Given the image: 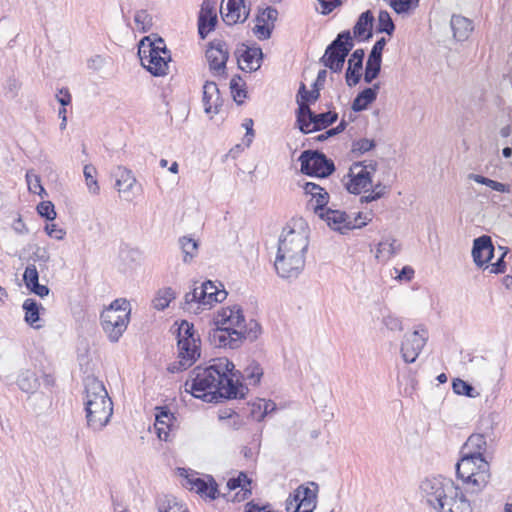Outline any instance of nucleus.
<instances>
[{
    "label": "nucleus",
    "mask_w": 512,
    "mask_h": 512,
    "mask_svg": "<svg viewBox=\"0 0 512 512\" xmlns=\"http://www.w3.org/2000/svg\"><path fill=\"white\" fill-rule=\"evenodd\" d=\"M374 17L370 10H367L363 12L353 29L354 36L357 38H361L366 32L367 35L364 37V39H369L372 36V25H373Z\"/></svg>",
    "instance_id": "obj_36"
},
{
    "label": "nucleus",
    "mask_w": 512,
    "mask_h": 512,
    "mask_svg": "<svg viewBox=\"0 0 512 512\" xmlns=\"http://www.w3.org/2000/svg\"><path fill=\"white\" fill-rule=\"evenodd\" d=\"M257 407L259 408V417L257 418V421L263 420L266 415L272 413L276 409L274 402L263 399L257 402Z\"/></svg>",
    "instance_id": "obj_59"
},
{
    "label": "nucleus",
    "mask_w": 512,
    "mask_h": 512,
    "mask_svg": "<svg viewBox=\"0 0 512 512\" xmlns=\"http://www.w3.org/2000/svg\"><path fill=\"white\" fill-rule=\"evenodd\" d=\"M401 249V245L396 239L388 238L381 241L376 249V258L381 261H387L396 255Z\"/></svg>",
    "instance_id": "obj_37"
},
{
    "label": "nucleus",
    "mask_w": 512,
    "mask_h": 512,
    "mask_svg": "<svg viewBox=\"0 0 512 512\" xmlns=\"http://www.w3.org/2000/svg\"><path fill=\"white\" fill-rule=\"evenodd\" d=\"M31 259L34 262H40L46 264L50 261V254L48 250L44 247H36L34 252L31 255Z\"/></svg>",
    "instance_id": "obj_62"
},
{
    "label": "nucleus",
    "mask_w": 512,
    "mask_h": 512,
    "mask_svg": "<svg viewBox=\"0 0 512 512\" xmlns=\"http://www.w3.org/2000/svg\"><path fill=\"white\" fill-rule=\"evenodd\" d=\"M134 21L137 29L147 32L152 27V16L146 10H139L135 13Z\"/></svg>",
    "instance_id": "obj_51"
},
{
    "label": "nucleus",
    "mask_w": 512,
    "mask_h": 512,
    "mask_svg": "<svg viewBox=\"0 0 512 512\" xmlns=\"http://www.w3.org/2000/svg\"><path fill=\"white\" fill-rule=\"evenodd\" d=\"M236 55L238 66L243 71L254 72L261 67L263 53L260 47L243 45L241 49L236 51Z\"/></svg>",
    "instance_id": "obj_19"
},
{
    "label": "nucleus",
    "mask_w": 512,
    "mask_h": 512,
    "mask_svg": "<svg viewBox=\"0 0 512 512\" xmlns=\"http://www.w3.org/2000/svg\"><path fill=\"white\" fill-rule=\"evenodd\" d=\"M468 178L470 180L475 181L478 184L485 185L494 191H497L500 193H509L510 192V186L508 184L492 180V179L484 177L482 175L471 173L468 175Z\"/></svg>",
    "instance_id": "obj_42"
},
{
    "label": "nucleus",
    "mask_w": 512,
    "mask_h": 512,
    "mask_svg": "<svg viewBox=\"0 0 512 512\" xmlns=\"http://www.w3.org/2000/svg\"><path fill=\"white\" fill-rule=\"evenodd\" d=\"M156 411L155 429L159 439L166 441L169 435V428L175 417L167 407H156Z\"/></svg>",
    "instance_id": "obj_28"
},
{
    "label": "nucleus",
    "mask_w": 512,
    "mask_h": 512,
    "mask_svg": "<svg viewBox=\"0 0 512 512\" xmlns=\"http://www.w3.org/2000/svg\"><path fill=\"white\" fill-rule=\"evenodd\" d=\"M319 97H320V89L319 88L313 87L312 91H308L306 89V86L304 83L300 84L298 94H297V102L304 101V103L308 104L309 102L317 101L319 99Z\"/></svg>",
    "instance_id": "obj_52"
},
{
    "label": "nucleus",
    "mask_w": 512,
    "mask_h": 512,
    "mask_svg": "<svg viewBox=\"0 0 512 512\" xmlns=\"http://www.w3.org/2000/svg\"><path fill=\"white\" fill-rule=\"evenodd\" d=\"M306 194L311 195V204L314 212L319 215L320 212L326 210V205L329 202V194L324 188L313 182H306L303 186Z\"/></svg>",
    "instance_id": "obj_27"
},
{
    "label": "nucleus",
    "mask_w": 512,
    "mask_h": 512,
    "mask_svg": "<svg viewBox=\"0 0 512 512\" xmlns=\"http://www.w3.org/2000/svg\"><path fill=\"white\" fill-rule=\"evenodd\" d=\"M386 45L385 38H381L372 47L370 54L368 56L365 73H364V81L368 84L372 83L374 79H376L381 70V62H382V51Z\"/></svg>",
    "instance_id": "obj_20"
},
{
    "label": "nucleus",
    "mask_w": 512,
    "mask_h": 512,
    "mask_svg": "<svg viewBox=\"0 0 512 512\" xmlns=\"http://www.w3.org/2000/svg\"><path fill=\"white\" fill-rule=\"evenodd\" d=\"M419 0H397L394 2L393 10L397 14H403L408 12L412 7H416L418 5Z\"/></svg>",
    "instance_id": "obj_58"
},
{
    "label": "nucleus",
    "mask_w": 512,
    "mask_h": 512,
    "mask_svg": "<svg viewBox=\"0 0 512 512\" xmlns=\"http://www.w3.org/2000/svg\"><path fill=\"white\" fill-rule=\"evenodd\" d=\"M23 280L27 288L39 282V273L34 264H29L23 274Z\"/></svg>",
    "instance_id": "obj_54"
},
{
    "label": "nucleus",
    "mask_w": 512,
    "mask_h": 512,
    "mask_svg": "<svg viewBox=\"0 0 512 512\" xmlns=\"http://www.w3.org/2000/svg\"><path fill=\"white\" fill-rule=\"evenodd\" d=\"M200 339L178 340V358L179 360L169 365L168 370L176 373L192 366L200 357Z\"/></svg>",
    "instance_id": "obj_12"
},
{
    "label": "nucleus",
    "mask_w": 512,
    "mask_h": 512,
    "mask_svg": "<svg viewBox=\"0 0 512 512\" xmlns=\"http://www.w3.org/2000/svg\"><path fill=\"white\" fill-rule=\"evenodd\" d=\"M377 30L380 33L385 32L388 35H392L395 30V25L390 17V14L385 10H381L379 12Z\"/></svg>",
    "instance_id": "obj_49"
},
{
    "label": "nucleus",
    "mask_w": 512,
    "mask_h": 512,
    "mask_svg": "<svg viewBox=\"0 0 512 512\" xmlns=\"http://www.w3.org/2000/svg\"><path fill=\"white\" fill-rule=\"evenodd\" d=\"M83 174H84L86 185L88 187L89 192L97 195L100 191V187L96 180V174H97L96 168L91 164H87L84 166Z\"/></svg>",
    "instance_id": "obj_47"
},
{
    "label": "nucleus",
    "mask_w": 512,
    "mask_h": 512,
    "mask_svg": "<svg viewBox=\"0 0 512 512\" xmlns=\"http://www.w3.org/2000/svg\"><path fill=\"white\" fill-rule=\"evenodd\" d=\"M379 88L380 84L376 83L372 87L365 88L361 91L352 102V110L360 112L367 109V107L376 100Z\"/></svg>",
    "instance_id": "obj_31"
},
{
    "label": "nucleus",
    "mask_w": 512,
    "mask_h": 512,
    "mask_svg": "<svg viewBox=\"0 0 512 512\" xmlns=\"http://www.w3.org/2000/svg\"><path fill=\"white\" fill-rule=\"evenodd\" d=\"M26 182L30 192L43 196L46 194L45 189L41 185L40 176L35 174L32 170L26 173Z\"/></svg>",
    "instance_id": "obj_50"
},
{
    "label": "nucleus",
    "mask_w": 512,
    "mask_h": 512,
    "mask_svg": "<svg viewBox=\"0 0 512 512\" xmlns=\"http://www.w3.org/2000/svg\"><path fill=\"white\" fill-rule=\"evenodd\" d=\"M420 491L427 504L438 512H472L460 488L448 478H426L420 484Z\"/></svg>",
    "instance_id": "obj_3"
},
{
    "label": "nucleus",
    "mask_w": 512,
    "mask_h": 512,
    "mask_svg": "<svg viewBox=\"0 0 512 512\" xmlns=\"http://www.w3.org/2000/svg\"><path fill=\"white\" fill-rule=\"evenodd\" d=\"M374 147H375V142L373 140L363 138V139H360V140L354 142L353 151L354 152L357 151L362 154V153L372 150Z\"/></svg>",
    "instance_id": "obj_60"
},
{
    "label": "nucleus",
    "mask_w": 512,
    "mask_h": 512,
    "mask_svg": "<svg viewBox=\"0 0 512 512\" xmlns=\"http://www.w3.org/2000/svg\"><path fill=\"white\" fill-rule=\"evenodd\" d=\"M364 56L363 49H356L348 60L345 78L349 87L357 85L361 79Z\"/></svg>",
    "instance_id": "obj_26"
},
{
    "label": "nucleus",
    "mask_w": 512,
    "mask_h": 512,
    "mask_svg": "<svg viewBox=\"0 0 512 512\" xmlns=\"http://www.w3.org/2000/svg\"><path fill=\"white\" fill-rule=\"evenodd\" d=\"M343 182L349 193L360 194L362 191H367L366 189L371 185L372 179L361 168L360 163H354L350 167L348 175L344 177Z\"/></svg>",
    "instance_id": "obj_16"
},
{
    "label": "nucleus",
    "mask_w": 512,
    "mask_h": 512,
    "mask_svg": "<svg viewBox=\"0 0 512 512\" xmlns=\"http://www.w3.org/2000/svg\"><path fill=\"white\" fill-rule=\"evenodd\" d=\"M178 340H186L189 342L192 340H196V339H200L199 336L196 334V332L194 331V326L193 324L187 322V321H182V323L180 324L179 328H178Z\"/></svg>",
    "instance_id": "obj_53"
},
{
    "label": "nucleus",
    "mask_w": 512,
    "mask_h": 512,
    "mask_svg": "<svg viewBox=\"0 0 512 512\" xmlns=\"http://www.w3.org/2000/svg\"><path fill=\"white\" fill-rule=\"evenodd\" d=\"M84 405L88 426L102 430L113 415V403L103 383L94 376L84 379Z\"/></svg>",
    "instance_id": "obj_4"
},
{
    "label": "nucleus",
    "mask_w": 512,
    "mask_h": 512,
    "mask_svg": "<svg viewBox=\"0 0 512 512\" xmlns=\"http://www.w3.org/2000/svg\"><path fill=\"white\" fill-rule=\"evenodd\" d=\"M313 116H315V113L310 109L309 104L298 101L296 123L302 133L309 134L315 131L312 130V126H314Z\"/></svg>",
    "instance_id": "obj_30"
},
{
    "label": "nucleus",
    "mask_w": 512,
    "mask_h": 512,
    "mask_svg": "<svg viewBox=\"0 0 512 512\" xmlns=\"http://www.w3.org/2000/svg\"><path fill=\"white\" fill-rule=\"evenodd\" d=\"M309 227L302 219H292L283 228L274 267L284 279H296L304 270L309 247Z\"/></svg>",
    "instance_id": "obj_2"
},
{
    "label": "nucleus",
    "mask_w": 512,
    "mask_h": 512,
    "mask_svg": "<svg viewBox=\"0 0 512 512\" xmlns=\"http://www.w3.org/2000/svg\"><path fill=\"white\" fill-rule=\"evenodd\" d=\"M273 26H270L268 23L265 22H257L255 27L253 28L254 34L257 36L260 40H266L270 38L271 36V30Z\"/></svg>",
    "instance_id": "obj_57"
},
{
    "label": "nucleus",
    "mask_w": 512,
    "mask_h": 512,
    "mask_svg": "<svg viewBox=\"0 0 512 512\" xmlns=\"http://www.w3.org/2000/svg\"><path fill=\"white\" fill-rule=\"evenodd\" d=\"M352 48L353 42L350 31H343L328 45L320 61L333 72H340Z\"/></svg>",
    "instance_id": "obj_9"
},
{
    "label": "nucleus",
    "mask_w": 512,
    "mask_h": 512,
    "mask_svg": "<svg viewBox=\"0 0 512 512\" xmlns=\"http://www.w3.org/2000/svg\"><path fill=\"white\" fill-rule=\"evenodd\" d=\"M187 480L190 484L191 490H195L197 493L205 495L212 500L218 497L217 484L213 479H210L209 482H206L199 477L192 476L191 478L188 477Z\"/></svg>",
    "instance_id": "obj_32"
},
{
    "label": "nucleus",
    "mask_w": 512,
    "mask_h": 512,
    "mask_svg": "<svg viewBox=\"0 0 512 512\" xmlns=\"http://www.w3.org/2000/svg\"><path fill=\"white\" fill-rule=\"evenodd\" d=\"M244 315L239 305L221 308L214 317L215 325L230 326L239 329L244 327Z\"/></svg>",
    "instance_id": "obj_22"
},
{
    "label": "nucleus",
    "mask_w": 512,
    "mask_h": 512,
    "mask_svg": "<svg viewBox=\"0 0 512 512\" xmlns=\"http://www.w3.org/2000/svg\"><path fill=\"white\" fill-rule=\"evenodd\" d=\"M492 439L490 435L482 433L471 434L465 442L462 453L471 454L475 457H486L488 450L491 448Z\"/></svg>",
    "instance_id": "obj_21"
},
{
    "label": "nucleus",
    "mask_w": 512,
    "mask_h": 512,
    "mask_svg": "<svg viewBox=\"0 0 512 512\" xmlns=\"http://www.w3.org/2000/svg\"><path fill=\"white\" fill-rule=\"evenodd\" d=\"M202 102L207 114H217L222 104L220 91L215 82L206 81L203 86Z\"/></svg>",
    "instance_id": "obj_25"
},
{
    "label": "nucleus",
    "mask_w": 512,
    "mask_h": 512,
    "mask_svg": "<svg viewBox=\"0 0 512 512\" xmlns=\"http://www.w3.org/2000/svg\"><path fill=\"white\" fill-rule=\"evenodd\" d=\"M382 323L390 331H401L403 329L400 318L390 313L383 316Z\"/></svg>",
    "instance_id": "obj_56"
},
{
    "label": "nucleus",
    "mask_w": 512,
    "mask_h": 512,
    "mask_svg": "<svg viewBox=\"0 0 512 512\" xmlns=\"http://www.w3.org/2000/svg\"><path fill=\"white\" fill-rule=\"evenodd\" d=\"M217 23V16L212 9L205 10L202 7L198 20V32L202 39L212 31Z\"/></svg>",
    "instance_id": "obj_35"
},
{
    "label": "nucleus",
    "mask_w": 512,
    "mask_h": 512,
    "mask_svg": "<svg viewBox=\"0 0 512 512\" xmlns=\"http://www.w3.org/2000/svg\"><path fill=\"white\" fill-rule=\"evenodd\" d=\"M138 55L142 66L153 76L167 74L171 54L162 38L156 35L144 37L139 43Z\"/></svg>",
    "instance_id": "obj_5"
},
{
    "label": "nucleus",
    "mask_w": 512,
    "mask_h": 512,
    "mask_svg": "<svg viewBox=\"0 0 512 512\" xmlns=\"http://www.w3.org/2000/svg\"><path fill=\"white\" fill-rule=\"evenodd\" d=\"M17 384L19 388L26 393H33L40 386L35 372L31 370L21 372L17 378Z\"/></svg>",
    "instance_id": "obj_40"
},
{
    "label": "nucleus",
    "mask_w": 512,
    "mask_h": 512,
    "mask_svg": "<svg viewBox=\"0 0 512 512\" xmlns=\"http://www.w3.org/2000/svg\"><path fill=\"white\" fill-rule=\"evenodd\" d=\"M244 86L245 83L239 75L234 76L230 81L231 94L238 105L242 104L247 97V91Z\"/></svg>",
    "instance_id": "obj_46"
},
{
    "label": "nucleus",
    "mask_w": 512,
    "mask_h": 512,
    "mask_svg": "<svg viewBox=\"0 0 512 512\" xmlns=\"http://www.w3.org/2000/svg\"><path fill=\"white\" fill-rule=\"evenodd\" d=\"M237 331L241 333V343L246 339L252 342L261 334V326L255 320H250L248 323L244 320V327H240Z\"/></svg>",
    "instance_id": "obj_44"
},
{
    "label": "nucleus",
    "mask_w": 512,
    "mask_h": 512,
    "mask_svg": "<svg viewBox=\"0 0 512 512\" xmlns=\"http://www.w3.org/2000/svg\"><path fill=\"white\" fill-rule=\"evenodd\" d=\"M220 12L223 21L228 25L244 22L249 16L244 0H222Z\"/></svg>",
    "instance_id": "obj_17"
},
{
    "label": "nucleus",
    "mask_w": 512,
    "mask_h": 512,
    "mask_svg": "<svg viewBox=\"0 0 512 512\" xmlns=\"http://www.w3.org/2000/svg\"><path fill=\"white\" fill-rule=\"evenodd\" d=\"M450 25L453 36L457 41L467 40L474 29L472 21L461 15H453Z\"/></svg>",
    "instance_id": "obj_29"
},
{
    "label": "nucleus",
    "mask_w": 512,
    "mask_h": 512,
    "mask_svg": "<svg viewBox=\"0 0 512 512\" xmlns=\"http://www.w3.org/2000/svg\"><path fill=\"white\" fill-rule=\"evenodd\" d=\"M130 304L125 299L114 300L101 314V325L108 338L117 342L127 329L130 317Z\"/></svg>",
    "instance_id": "obj_8"
},
{
    "label": "nucleus",
    "mask_w": 512,
    "mask_h": 512,
    "mask_svg": "<svg viewBox=\"0 0 512 512\" xmlns=\"http://www.w3.org/2000/svg\"><path fill=\"white\" fill-rule=\"evenodd\" d=\"M106 62V58L102 55H94L87 61V66L91 70L99 71L105 66Z\"/></svg>",
    "instance_id": "obj_63"
},
{
    "label": "nucleus",
    "mask_w": 512,
    "mask_h": 512,
    "mask_svg": "<svg viewBox=\"0 0 512 512\" xmlns=\"http://www.w3.org/2000/svg\"><path fill=\"white\" fill-rule=\"evenodd\" d=\"M187 480L190 484L191 490H195L197 493L205 495L212 500L218 497L217 484L213 479H210L209 482H206L199 477L192 476L191 478L188 477Z\"/></svg>",
    "instance_id": "obj_33"
},
{
    "label": "nucleus",
    "mask_w": 512,
    "mask_h": 512,
    "mask_svg": "<svg viewBox=\"0 0 512 512\" xmlns=\"http://www.w3.org/2000/svg\"><path fill=\"white\" fill-rule=\"evenodd\" d=\"M178 244L183 253V262L185 264L191 263L198 255V241L189 236H182L179 238Z\"/></svg>",
    "instance_id": "obj_34"
},
{
    "label": "nucleus",
    "mask_w": 512,
    "mask_h": 512,
    "mask_svg": "<svg viewBox=\"0 0 512 512\" xmlns=\"http://www.w3.org/2000/svg\"><path fill=\"white\" fill-rule=\"evenodd\" d=\"M229 58L227 44L222 40L212 41L206 50V59L210 71L215 76L226 74V63Z\"/></svg>",
    "instance_id": "obj_13"
},
{
    "label": "nucleus",
    "mask_w": 512,
    "mask_h": 512,
    "mask_svg": "<svg viewBox=\"0 0 512 512\" xmlns=\"http://www.w3.org/2000/svg\"><path fill=\"white\" fill-rule=\"evenodd\" d=\"M301 172L316 177H327L335 170L332 160H329L323 153L314 150H306L299 157Z\"/></svg>",
    "instance_id": "obj_10"
},
{
    "label": "nucleus",
    "mask_w": 512,
    "mask_h": 512,
    "mask_svg": "<svg viewBox=\"0 0 512 512\" xmlns=\"http://www.w3.org/2000/svg\"><path fill=\"white\" fill-rule=\"evenodd\" d=\"M312 122H314V126H312V130L319 131L327 128L328 126L335 123L338 119V114L336 112L328 111L320 114H316L313 116Z\"/></svg>",
    "instance_id": "obj_45"
},
{
    "label": "nucleus",
    "mask_w": 512,
    "mask_h": 512,
    "mask_svg": "<svg viewBox=\"0 0 512 512\" xmlns=\"http://www.w3.org/2000/svg\"><path fill=\"white\" fill-rule=\"evenodd\" d=\"M494 252V246L490 236L483 235L476 238L473 242L472 256L475 264L479 267L488 263Z\"/></svg>",
    "instance_id": "obj_23"
},
{
    "label": "nucleus",
    "mask_w": 512,
    "mask_h": 512,
    "mask_svg": "<svg viewBox=\"0 0 512 512\" xmlns=\"http://www.w3.org/2000/svg\"><path fill=\"white\" fill-rule=\"evenodd\" d=\"M277 16L278 11L275 8L268 7L257 16V22L274 23L277 20Z\"/></svg>",
    "instance_id": "obj_61"
},
{
    "label": "nucleus",
    "mask_w": 512,
    "mask_h": 512,
    "mask_svg": "<svg viewBox=\"0 0 512 512\" xmlns=\"http://www.w3.org/2000/svg\"><path fill=\"white\" fill-rule=\"evenodd\" d=\"M318 484L310 482L309 486L300 485L295 490V512H313L317 505Z\"/></svg>",
    "instance_id": "obj_18"
},
{
    "label": "nucleus",
    "mask_w": 512,
    "mask_h": 512,
    "mask_svg": "<svg viewBox=\"0 0 512 512\" xmlns=\"http://www.w3.org/2000/svg\"><path fill=\"white\" fill-rule=\"evenodd\" d=\"M37 212L47 220H54L56 218V212L54 205L51 201H43L38 204Z\"/></svg>",
    "instance_id": "obj_55"
},
{
    "label": "nucleus",
    "mask_w": 512,
    "mask_h": 512,
    "mask_svg": "<svg viewBox=\"0 0 512 512\" xmlns=\"http://www.w3.org/2000/svg\"><path fill=\"white\" fill-rule=\"evenodd\" d=\"M233 370L234 364L229 359H213L209 366H198L192 370L190 379L185 383L186 391L204 401L242 398L243 393L237 386L238 379L234 380L236 374Z\"/></svg>",
    "instance_id": "obj_1"
},
{
    "label": "nucleus",
    "mask_w": 512,
    "mask_h": 512,
    "mask_svg": "<svg viewBox=\"0 0 512 512\" xmlns=\"http://www.w3.org/2000/svg\"><path fill=\"white\" fill-rule=\"evenodd\" d=\"M318 216L325 220L330 228L341 233H343L344 230H350L357 227L360 228L366 225L365 221L357 223V218L352 219L345 212L332 208H327L326 210L320 212Z\"/></svg>",
    "instance_id": "obj_15"
},
{
    "label": "nucleus",
    "mask_w": 512,
    "mask_h": 512,
    "mask_svg": "<svg viewBox=\"0 0 512 512\" xmlns=\"http://www.w3.org/2000/svg\"><path fill=\"white\" fill-rule=\"evenodd\" d=\"M175 298L176 292L171 287H165L157 291L152 300V305L156 310L162 311L166 309Z\"/></svg>",
    "instance_id": "obj_41"
},
{
    "label": "nucleus",
    "mask_w": 512,
    "mask_h": 512,
    "mask_svg": "<svg viewBox=\"0 0 512 512\" xmlns=\"http://www.w3.org/2000/svg\"><path fill=\"white\" fill-rule=\"evenodd\" d=\"M233 372L236 374L234 380L236 381L238 379L237 386L239 387L240 391H242L243 395L245 394V387L239 382L240 378L247 381L249 385L257 386L263 376V369L261 365L255 360H249L248 364L242 372L235 369Z\"/></svg>",
    "instance_id": "obj_24"
},
{
    "label": "nucleus",
    "mask_w": 512,
    "mask_h": 512,
    "mask_svg": "<svg viewBox=\"0 0 512 512\" xmlns=\"http://www.w3.org/2000/svg\"><path fill=\"white\" fill-rule=\"evenodd\" d=\"M251 484V480L247 477L244 472H240L238 477L230 478L227 482V488L229 491L237 488L242 489V498H238V502L244 501L251 495V489L248 487Z\"/></svg>",
    "instance_id": "obj_39"
},
{
    "label": "nucleus",
    "mask_w": 512,
    "mask_h": 512,
    "mask_svg": "<svg viewBox=\"0 0 512 512\" xmlns=\"http://www.w3.org/2000/svg\"><path fill=\"white\" fill-rule=\"evenodd\" d=\"M23 309L25 311V321L34 328H40V325H35L39 320L38 303L32 298H28L23 303Z\"/></svg>",
    "instance_id": "obj_43"
},
{
    "label": "nucleus",
    "mask_w": 512,
    "mask_h": 512,
    "mask_svg": "<svg viewBox=\"0 0 512 512\" xmlns=\"http://www.w3.org/2000/svg\"><path fill=\"white\" fill-rule=\"evenodd\" d=\"M228 293L220 283L217 286L214 282L207 280L199 286L194 287L185 293L182 309L193 314H200L210 310L216 303L223 302Z\"/></svg>",
    "instance_id": "obj_6"
},
{
    "label": "nucleus",
    "mask_w": 512,
    "mask_h": 512,
    "mask_svg": "<svg viewBox=\"0 0 512 512\" xmlns=\"http://www.w3.org/2000/svg\"><path fill=\"white\" fill-rule=\"evenodd\" d=\"M209 342L219 348L237 349L241 343V333H238L237 328L230 326L216 325L208 333Z\"/></svg>",
    "instance_id": "obj_14"
},
{
    "label": "nucleus",
    "mask_w": 512,
    "mask_h": 512,
    "mask_svg": "<svg viewBox=\"0 0 512 512\" xmlns=\"http://www.w3.org/2000/svg\"><path fill=\"white\" fill-rule=\"evenodd\" d=\"M456 473L464 483L472 486V492H478L490 479V465L486 457L463 454L456 465Z\"/></svg>",
    "instance_id": "obj_7"
},
{
    "label": "nucleus",
    "mask_w": 512,
    "mask_h": 512,
    "mask_svg": "<svg viewBox=\"0 0 512 512\" xmlns=\"http://www.w3.org/2000/svg\"><path fill=\"white\" fill-rule=\"evenodd\" d=\"M115 175L117 177L116 187L119 192H129L136 183V178L133 176L132 172L125 167L119 166Z\"/></svg>",
    "instance_id": "obj_38"
},
{
    "label": "nucleus",
    "mask_w": 512,
    "mask_h": 512,
    "mask_svg": "<svg viewBox=\"0 0 512 512\" xmlns=\"http://www.w3.org/2000/svg\"><path fill=\"white\" fill-rule=\"evenodd\" d=\"M429 334L424 327L414 330L404 335L401 344L402 358L406 363H413L418 358L420 352L427 343Z\"/></svg>",
    "instance_id": "obj_11"
},
{
    "label": "nucleus",
    "mask_w": 512,
    "mask_h": 512,
    "mask_svg": "<svg viewBox=\"0 0 512 512\" xmlns=\"http://www.w3.org/2000/svg\"><path fill=\"white\" fill-rule=\"evenodd\" d=\"M507 254V250H505L500 258L493 264L486 266V269H489L490 273H503L505 271V262L504 257Z\"/></svg>",
    "instance_id": "obj_64"
},
{
    "label": "nucleus",
    "mask_w": 512,
    "mask_h": 512,
    "mask_svg": "<svg viewBox=\"0 0 512 512\" xmlns=\"http://www.w3.org/2000/svg\"><path fill=\"white\" fill-rule=\"evenodd\" d=\"M452 388L453 391L458 395H465L471 398H475L479 395V393L471 384L462 379H454Z\"/></svg>",
    "instance_id": "obj_48"
}]
</instances>
